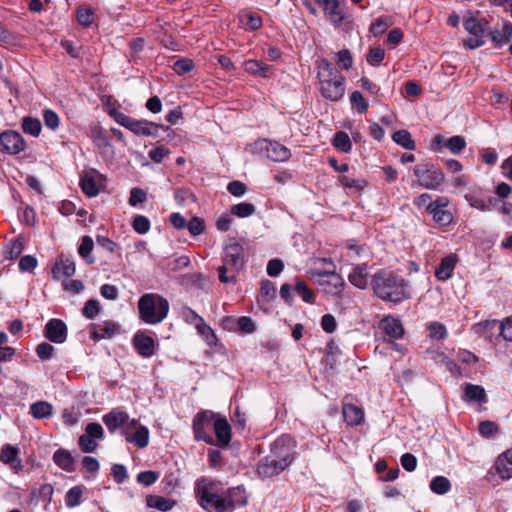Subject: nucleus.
Masks as SVG:
<instances>
[{
	"label": "nucleus",
	"instance_id": "e433bc0d",
	"mask_svg": "<svg viewBox=\"0 0 512 512\" xmlns=\"http://www.w3.org/2000/svg\"><path fill=\"white\" fill-rule=\"evenodd\" d=\"M431 491L437 495H444L451 489V483L448 478L444 476L434 477L429 484Z\"/></svg>",
	"mask_w": 512,
	"mask_h": 512
},
{
	"label": "nucleus",
	"instance_id": "2eb2a0df",
	"mask_svg": "<svg viewBox=\"0 0 512 512\" xmlns=\"http://www.w3.org/2000/svg\"><path fill=\"white\" fill-rule=\"evenodd\" d=\"M213 430L216 436V440L214 439V444L220 448L227 447L231 441V427L226 418L220 417L216 415Z\"/></svg>",
	"mask_w": 512,
	"mask_h": 512
},
{
	"label": "nucleus",
	"instance_id": "69168bd1",
	"mask_svg": "<svg viewBox=\"0 0 512 512\" xmlns=\"http://www.w3.org/2000/svg\"><path fill=\"white\" fill-rule=\"evenodd\" d=\"M147 200L146 192L138 187H134L130 191L129 204L133 207Z\"/></svg>",
	"mask_w": 512,
	"mask_h": 512
},
{
	"label": "nucleus",
	"instance_id": "9b49d317",
	"mask_svg": "<svg viewBox=\"0 0 512 512\" xmlns=\"http://www.w3.org/2000/svg\"><path fill=\"white\" fill-rule=\"evenodd\" d=\"M317 283L323 287L326 294L336 295L340 293L345 285L342 277L334 271H324L316 274Z\"/></svg>",
	"mask_w": 512,
	"mask_h": 512
},
{
	"label": "nucleus",
	"instance_id": "1a4fd4ad",
	"mask_svg": "<svg viewBox=\"0 0 512 512\" xmlns=\"http://www.w3.org/2000/svg\"><path fill=\"white\" fill-rule=\"evenodd\" d=\"M419 184L426 189H437L444 182L441 170L428 165H417L413 168Z\"/></svg>",
	"mask_w": 512,
	"mask_h": 512
},
{
	"label": "nucleus",
	"instance_id": "09e8293b",
	"mask_svg": "<svg viewBox=\"0 0 512 512\" xmlns=\"http://www.w3.org/2000/svg\"><path fill=\"white\" fill-rule=\"evenodd\" d=\"M91 139L98 148L103 149L110 146L107 136L99 126H95L91 129Z\"/></svg>",
	"mask_w": 512,
	"mask_h": 512
},
{
	"label": "nucleus",
	"instance_id": "7ed1b4c3",
	"mask_svg": "<svg viewBox=\"0 0 512 512\" xmlns=\"http://www.w3.org/2000/svg\"><path fill=\"white\" fill-rule=\"evenodd\" d=\"M222 262L217 269L219 281L224 284H235L237 273L243 270L246 264L244 248L235 239L226 244Z\"/></svg>",
	"mask_w": 512,
	"mask_h": 512
},
{
	"label": "nucleus",
	"instance_id": "5fc2aeb1",
	"mask_svg": "<svg viewBox=\"0 0 512 512\" xmlns=\"http://www.w3.org/2000/svg\"><path fill=\"white\" fill-rule=\"evenodd\" d=\"M446 146L453 154H459L465 148L466 141L463 136L456 135L447 140Z\"/></svg>",
	"mask_w": 512,
	"mask_h": 512
},
{
	"label": "nucleus",
	"instance_id": "ddd939ff",
	"mask_svg": "<svg viewBox=\"0 0 512 512\" xmlns=\"http://www.w3.org/2000/svg\"><path fill=\"white\" fill-rule=\"evenodd\" d=\"M44 336L51 342L61 344L67 338V326L62 320L53 318L47 322Z\"/></svg>",
	"mask_w": 512,
	"mask_h": 512
},
{
	"label": "nucleus",
	"instance_id": "5701e85b",
	"mask_svg": "<svg viewBox=\"0 0 512 512\" xmlns=\"http://www.w3.org/2000/svg\"><path fill=\"white\" fill-rule=\"evenodd\" d=\"M118 331V325L112 321H105L101 324L93 325V330L91 332V338L94 341H99L101 339H110L112 338Z\"/></svg>",
	"mask_w": 512,
	"mask_h": 512
},
{
	"label": "nucleus",
	"instance_id": "cd10ccee",
	"mask_svg": "<svg viewBox=\"0 0 512 512\" xmlns=\"http://www.w3.org/2000/svg\"><path fill=\"white\" fill-rule=\"evenodd\" d=\"M75 271V263L69 258H60L52 268V273L55 279H60L61 276L72 277L75 274Z\"/></svg>",
	"mask_w": 512,
	"mask_h": 512
},
{
	"label": "nucleus",
	"instance_id": "bf43d9fd",
	"mask_svg": "<svg viewBox=\"0 0 512 512\" xmlns=\"http://www.w3.org/2000/svg\"><path fill=\"white\" fill-rule=\"evenodd\" d=\"M133 229L139 234H146L150 230V221L146 216L137 215L132 222Z\"/></svg>",
	"mask_w": 512,
	"mask_h": 512
},
{
	"label": "nucleus",
	"instance_id": "a211bd4d",
	"mask_svg": "<svg viewBox=\"0 0 512 512\" xmlns=\"http://www.w3.org/2000/svg\"><path fill=\"white\" fill-rule=\"evenodd\" d=\"M317 4L322 6L324 13L329 17L335 26L341 25L344 20V14L340 9L338 0H315Z\"/></svg>",
	"mask_w": 512,
	"mask_h": 512
},
{
	"label": "nucleus",
	"instance_id": "9d476101",
	"mask_svg": "<svg viewBox=\"0 0 512 512\" xmlns=\"http://www.w3.org/2000/svg\"><path fill=\"white\" fill-rule=\"evenodd\" d=\"M123 434L127 442L136 445L138 448L143 449L149 444V429L144 425L138 424L136 419H131Z\"/></svg>",
	"mask_w": 512,
	"mask_h": 512
},
{
	"label": "nucleus",
	"instance_id": "774afa93",
	"mask_svg": "<svg viewBox=\"0 0 512 512\" xmlns=\"http://www.w3.org/2000/svg\"><path fill=\"white\" fill-rule=\"evenodd\" d=\"M500 336H502L504 340L512 342V316L501 321Z\"/></svg>",
	"mask_w": 512,
	"mask_h": 512
},
{
	"label": "nucleus",
	"instance_id": "8fccbe9b",
	"mask_svg": "<svg viewBox=\"0 0 512 512\" xmlns=\"http://www.w3.org/2000/svg\"><path fill=\"white\" fill-rule=\"evenodd\" d=\"M429 337L436 340H443L447 337V330L445 325L440 322H431L428 327Z\"/></svg>",
	"mask_w": 512,
	"mask_h": 512
},
{
	"label": "nucleus",
	"instance_id": "a878e982",
	"mask_svg": "<svg viewBox=\"0 0 512 512\" xmlns=\"http://www.w3.org/2000/svg\"><path fill=\"white\" fill-rule=\"evenodd\" d=\"M266 152L268 158L277 162H284L291 157L290 150L279 142H270Z\"/></svg>",
	"mask_w": 512,
	"mask_h": 512
},
{
	"label": "nucleus",
	"instance_id": "c85d7f7f",
	"mask_svg": "<svg viewBox=\"0 0 512 512\" xmlns=\"http://www.w3.org/2000/svg\"><path fill=\"white\" fill-rule=\"evenodd\" d=\"M464 400L486 403L487 395L482 386L467 383L464 386Z\"/></svg>",
	"mask_w": 512,
	"mask_h": 512
},
{
	"label": "nucleus",
	"instance_id": "338daca9",
	"mask_svg": "<svg viewBox=\"0 0 512 512\" xmlns=\"http://www.w3.org/2000/svg\"><path fill=\"white\" fill-rule=\"evenodd\" d=\"M43 119L45 126L51 130H56L59 126V116L50 109H46L43 112Z\"/></svg>",
	"mask_w": 512,
	"mask_h": 512
},
{
	"label": "nucleus",
	"instance_id": "4be33fe9",
	"mask_svg": "<svg viewBox=\"0 0 512 512\" xmlns=\"http://www.w3.org/2000/svg\"><path fill=\"white\" fill-rule=\"evenodd\" d=\"M495 470L502 479L512 478V448L498 456Z\"/></svg>",
	"mask_w": 512,
	"mask_h": 512
},
{
	"label": "nucleus",
	"instance_id": "f257e3e1",
	"mask_svg": "<svg viewBox=\"0 0 512 512\" xmlns=\"http://www.w3.org/2000/svg\"><path fill=\"white\" fill-rule=\"evenodd\" d=\"M374 294L385 302L398 304L408 298L406 280L391 271L380 270L371 277Z\"/></svg>",
	"mask_w": 512,
	"mask_h": 512
},
{
	"label": "nucleus",
	"instance_id": "f3484780",
	"mask_svg": "<svg viewBox=\"0 0 512 512\" xmlns=\"http://www.w3.org/2000/svg\"><path fill=\"white\" fill-rule=\"evenodd\" d=\"M133 345L136 351L144 358H150L155 354V341L143 332H137L133 337Z\"/></svg>",
	"mask_w": 512,
	"mask_h": 512
},
{
	"label": "nucleus",
	"instance_id": "393cba45",
	"mask_svg": "<svg viewBox=\"0 0 512 512\" xmlns=\"http://www.w3.org/2000/svg\"><path fill=\"white\" fill-rule=\"evenodd\" d=\"M380 326L384 332L392 338L399 339L404 334V328L401 321L391 316L385 317L381 321Z\"/></svg>",
	"mask_w": 512,
	"mask_h": 512
},
{
	"label": "nucleus",
	"instance_id": "ea45409f",
	"mask_svg": "<svg viewBox=\"0 0 512 512\" xmlns=\"http://www.w3.org/2000/svg\"><path fill=\"white\" fill-rule=\"evenodd\" d=\"M178 282L186 287L203 288L204 276L201 273L183 274L178 277Z\"/></svg>",
	"mask_w": 512,
	"mask_h": 512
},
{
	"label": "nucleus",
	"instance_id": "37998d69",
	"mask_svg": "<svg viewBox=\"0 0 512 512\" xmlns=\"http://www.w3.org/2000/svg\"><path fill=\"white\" fill-rule=\"evenodd\" d=\"M332 143L338 150L344 153L349 152L352 148L351 140L348 134L344 131L336 132L333 137Z\"/></svg>",
	"mask_w": 512,
	"mask_h": 512
},
{
	"label": "nucleus",
	"instance_id": "bb28decb",
	"mask_svg": "<svg viewBox=\"0 0 512 512\" xmlns=\"http://www.w3.org/2000/svg\"><path fill=\"white\" fill-rule=\"evenodd\" d=\"M344 420L349 426L360 425L364 419L363 410L354 404L343 405Z\"/></svg>",
	"mask_w": 512,
	"mask_h": 512
},
{
	"label": "nucleus",
	"instance_id": "864d4df0",
	"mask_svg": "<svg viewBox=\"0 0 512 512\" xmlns=\"http://www.w3.org/2000/svg\"><path fill=\"white\" fill-rule=\"evenodd\" d=\"M385 58V50L380 47H373L369 50V53L366 57L367 62L372 66L379 65Z\"/></svg>",
	"mask_w": 512,
	"mask_h": 512
},
{
	"label": "nucleus",
	"instance_id": "13d9d810",
	"mask_svg": "<svg viewBox=\"0 0 512 512\" xmlns=\"http://www.w3.org/2000/svg\"><path fill=\"white\" fill-rule=\"evenodd\" d=\"M190 263H191L190 258L186 255H183L178 258L168 261L166 264V268L170 272H175V271H178V270L188 267L190 265Z\"/></svg>",
	"mask_w": 512,
	"mask_h": 512
},
{
	"label": "nucleus",
	"instance_id": "79ce46f5",
	"mask_svg": "<svg viewBox=\"0 0 512 512\" xmlns=\"http://www.w3.org/2000/svg\"><path fill=\"white\" fill-rule=\"evenodd\" d=\"M339 183L348 189H354L356 191L362 190L366 185V181L362 178H355L349 175H341L338 178Z\"/></svg>",
	"mask_w": 512,
	"mask_h": 512
},
{
	"label": "nucleus",
	"instance_id": "e2e57ef3",
	"mask_svg": "<svg viewBox=\"0 0 512 512\" xmlns=\"http://www.w3.org/2000/svg\"><path fill=\"white\" fill-rule=\"evenodd\" d=\"M238 329L246 334H251L256 330V324L252 318L248 316H242L237 319Z\"/></svg>",
	"mask_w": 512,
	"mask_h": 512
},
{
	"label": "nucleus",
	"instance_id": "c03bdc74",
	"mask_svg": "<svg viewBox=\"0 0 512 512\" xmlns=\"http://www.w3.org/2000/svg\"><path fill=\"white\" fill-rule=\"evenodd\" d=\"M93 246H94V243H93V240L90 236H83L82 239H81V243L78 247V253L79 255L82 257V258H85L86 259V262L88 264H93L94 263V258H90L88 259V257L90 256L92 250H93Z\"/></svg>",
	"mask_w": 512,
	"mask_h": 512
},
{
	"label": "nucleus",
	"instance_id": "412c9836",
	"mask_svg": "<svg viewBox=\"0 0 512 512\" xmlns=\"http://www.w3.org/2000/svg\"><path fill=\"white\" fill-rule=\"evenodd\" d=\"M369 277V267L365 263L355 266L348 276L351 284L359 289H365L368 286Z\"/></svg>",
	"mask_w": 512,
	"mask_h": 512
},
{
	"label": "nucleus",
	"instance_id": "6e6552de",
	"mask_svg": "<svg viewBox=\"0 0 512 512\" xmlns=\"http://www.w3.org/2000/svg\"><path fill=\"white\" fill-rule=\"evenodd\" d=\"M295 447L294 438L289 435H282L273 442L270 456L279 460V462H285L288 467L295 459Z\"/></svg>",
	"mask_w": 512,
	"mask_h": 512
},
{
	"label": "nucleus",
	"instance_id": "f8f14e48",
	"mask_svg": "<svg viewBox=\"0 0 512 512\" xmlns=\"http://www.w3.org/2000/svg\"><path fill=\"white\" fill-rule=\"evenodd\" d=\"M25 140L16 131H5L0 134V150L9 154H18L25 149Z\"/></svg>",
	"mask_w": 512,
	"mask_h": 512
},
{
	"label": "nucleus",
	"instance_id": "423d86ee",
	"mask_svg": "<svg viewBox=\"0 0 512 512\" xmlns=\"http://www.w3.org/2000/svg\"><path fill=\"white\" fill-rule=\"evenodd\" d=\"M109 115L121 126L129 129L138 136H158V129L168 130L169 126L156 124L145 119H134L116 109H112Z\"/></svg>",
	"mask_w": 512,
	"mask_h": 512
},
{
	"label": "nucleus",
	"instance_id": "7c9ffc66",
	"mask_svg": "<svg viewBox=\"0 0 512 512\" xmlns=\"http://www.w3.org/2000/svg\"><path fill=\"white\" fill-rule=\"evenodd\" d=\"M146 503L150 508L157 509L162 512H167L174 507L176 502L163 496L149 495L146 498Z\"/></svg>",
	"mask_w": 512,
	"mask_h": 512
},
{
	"label": "nucleus",
	"instance_id": "2f4dec72",
	"mask_svg": "<svg viewBox=\"0 0 512 512\" xmlns=\"http://www.w3.org/2000/svg\"><path fill=\"white\" fill-rule=\"evenodd\" d=\"M53 460L57 466L67 472H73L75 470L74 459L67 450H57L53 455Z\"/></svg>",
	"mask_w": 512,
	"mask_h": 512
},
{
	"label": "nucleus",
	"instance_id": "c756f323",
	"mask_svg": "<svg viewBox=\"0 0 512 512\" xmlns=\"http://www.w3.org/2000/svg\"><path fill=\"white\" fill-rule=\"evenodd\" d=\"M487 22H482L476 17H469L464 21L465 30L473 36L484 38L487 31Z\"/></svg>",
	"mask_w": 512,
	"mask_h": 512
},
{
	"label": "nucleus",
	"instance_id": "dca6fc26",
	"mask_svg": "<svg viewBox=\"0 0 512 512\" xmlns=\"http://www.w3.org/2000/svg\"><path fill=\"white\" fill-rule=\"evenodd\" d=\"M102 420L110 433H114L125 424L128 425L131 421L128 413L120 408L112 409L109 413L103 416Z\"/></svg>",
	"mask_w": 512,
	"mask_h": 512
},
{
	"label": "nucleus",
	"instance_id": "aec40b11",
	"mask_svg": "<svg viewBox=\"0 0 512 512\" xmlns=\"http://www.w3.org/2000/svg\"><path fill=\"white\" fill-rule=\"evenodd\" d=\"M98 176L96 170L84 171L80 176L81 189L88 197H94L99 193V185L96 182Z\"/></svg>",
	"mask_w": 512,
	"mask_h": 512
},
{
	"label": "nucleus",
	"instance_id": "a19ab883",
	"mask_svg": "<svg viewBox=\"0 0 512 512\" xmlns=\"http://www.w3.org/2000/svg\"><path fill=\"white\" fill-rule=\"evenodd\" d=\"M500 324L501 321L488 319L484 322L476 324L474 329L477 333H483L487 337L493 336V330L496 329L498 331V336H500Z\"/></svg>",
	"mask_w": 512,
	"mask_h": 512
},
{
	"label": "nucleus",
	"instance_id": "49530a36",
	"mask_svg": "<svg viewBox=\"0 0 512 512\" xmlns=\"http://www.w3.org/2000/svg\"><path fill=\"white\" fill-rule=\"evenodd\" d=\"M255 206L251 203L242 202L232 206L231 213L240 218H245L255 213Z\"/></svg>",
	"mask_w": 512,
	"mask_h": 512
},
{
	"label": "nucleus",
	"instance_id": "0e129e2a",
	"mask_svg": "<svg viewBox=\"0 0 512 512\" xmlns=\"http://www.w3.org/2000/svg\"><path fill=\"white\" fill-rule=\"evenodd\" d=\"M159 478V474L155 471H142L137 475V481L144 486L153 485Z\"/></svg>",
	"mask_w": 512,
	"mask_h": 512
},
{
	"label": "nucleus",
	"instance_id": "052dcab7",
	"mask_svg": "<svg viewBox=\"0 0 512 512\" xmlns=\"http://www.w3.org/2000/svg\"><path fill=\"white\" fill-rule=\"evenodd\" d=\"M196 328L198 332L205 337L209 345L215 343L216 335L214 334V331L211 329V327L204 322L203 318H200V322L196 325Z\"/></svg>",
	"mask_w": 512,
	"mask_h": 512
},
{
	"label": "nucleus",
	"instance_id": "473e14b6",
	"mask_svg": "<svg viewBox=\"0 0 512 512\" xmlns=\"http://www.w3.org/2000/svg\"><path fill=\"white\" fill-rule=\"evenodd\" d=\"M244 69L250 74L268 77L271 67L262 61L251 59L244 62Z\"/></svg>",
	"mask_w": 512,
	"mask_h": 512
},
{
	"label": "nucleus",
	"instance_id": "20e7f679",
	"mask_svg": "<svg viewBox=\"0 0 512 512\" xmlns=\"http://www.w3.org/2000/svg\"><path fill=\"white\" fill-rule=\"evenodd\" d=\"M140 319L150 325L161 323L169 312V302L156 293H146L138 300Z\"/></svg>",
	"mask_w": 512,
	"mask_h": 512
},
{
	"label": "nucleus",
	"instance_id": "39448f33",
	"mask_svg": "<svg viewBox=\"0 0 512 512\" xmlns=\"http://www.w3.org/2000/svg\"><path fill=\"white\" fill-rule=\"evenodd\" d=\"M200 506L207 512H232L235 503L230 496L219 495L212 484L198 487Z\"/></svg>",
	"mask_w": 512,
	"mask_h": 512
},
{
	"label": "nucleus",
	"instance_id": "72a5a7b5",
	"mask_svg": "<svg viewBox=\"0 0 512 512\" xmlns=\"http://www.w3.org/2000/svg\"><path fill=\"white\" fill-rule=\"evenodd\" d=\"M53 413V407L46 401H37L30 406V414L36 419L48 418Z\"/></svg>",
	"mask_w": 512,
	"mask_h": 512
},
{
	"label": "nucleus",
	"instance_id": "f704fd0d",
	"mask_svg": "<svg viewBox=\"0 0 512 512\" xmlns=\"http://www.w3.org/2000/svg\"><path fill=\"white\" fill-rule=\"evenodd\" d=\"M84 489V486L76 485L66 492L65 504L68 508H75L81 504Z\"/></svg>",
	"mask_w": 512,
	"mask_h": 512
},
{
	"label": "nucleus",
	"instance_id": "58836bf2",
	"mask_svg": "<svg viewBox=\"0 0 512 512\" xmlns=\"http://www.w3.org/2000/svg\"><path fill=\"white\" fill-rule=\"evenodd\" d=\"M393 24L391 16H380L370 26L369 30L374 36L382 35Z\"/></svg>",
	"mask_w": 512,
	"mask_h": 512
},
{
	"label": "nucleus",
	"instance_id": "680f3d73",
	"mask_svg": "<svg viewBox=\"0 0 512 512\" xmlns=\"http://www.w3.org/2000/svg\"><path fill=\"white\" fill-rule=\"evenodd\" d=\"M261 296L265 301L269 302L276 297V288L273 282L269 280H263L260 288Z\"/></svg>",
	"mask_w": 512,
	"mask_h": 512
},
{
	"label": "nucleus",
	"instance_id": "c9c22d12",
	"mask_svg": "<svg viewBox=\"0 0 512 512\" xmlns=\"http://www.w3.org/2000/svg\"><path fill=\"white\" fill-rule=\"evenodd\" d=\"M41 121L37 118L26 116L22 120V130L24 133L33 137H38L41 133Z\"/></svg>",
	"mask_w": 512,
	"mask_h": 512
},
{
	"label": "nucleus",
	"instance_id": "4468645a",
	"mask_svg": "<svg viewBox=\"0 0 512 512\" xmlns=\"http://www.w3.org/2000/svg\"><path fill=\"white\" fill-rule=\"evenodd\" d=\"M286 468L287 464L285 462H279V460L269 455L259 461L257 473L260 477L268 478L279 475Z\"/></svg>",
	"mask_w": 512,
	"mask_h": 512
},
{
	"label": "nucleus",
	"instance_id": "f03ea898",
	"mask_svg": "<svg viewBox=\"0 0 512 512\" xmlns=\"http://www.w3.org/2000/svg\"><path fill=\"white\" fill-rule=\"evenodd\" d=\"M319 90L321 95L332 102H337L345 94V78L328 60L322 59L318 64Z\"/></svg>",
	"mask_w": 512,
	"mask_h": 512
},
{
	"label": "nucleus",
	"instance_id": "6ab92c4d",
	"mask_svg": "<svg viewBox=\"0 0 512 512\" xmlns=\"http://www.w3.org/2000/svg\"><path fill=\"white\" fill-rule=\"evenodd\" d=\"M19 448L11 444H5L0 451V461L9 465L16 472L22 469V462L18 458Z\"/></svg>",
	"mask_w": 512,
	"mask_h": 512
},
{
	"label": "nucleus",
	"instance_id": "a18cd8bd",
	"mask_svg": "<svg viewBox=\"0 0 512 512\" xmlns=\"http://www.w3.org/2000/svg\"><path fill=\"white\" fill-rule=\"evenodd\" d=\"M350 103L352 108L356 109L361 114L366 113L369 107L367 100L360 91L352 92L350 95Z\"/></svg>",
	"mask_w": 512,
	"mask_h": 512
},
{
	"label": "nucleus",
	"instance_id": "6e6d98bb",
	"mask_svg": "<svg viewBox=\"0 0 512 512\" xmlns=\"http://www.w3.org/2000/svg\"><path fill=\"white\" fill-rule=\"evenodd\" d=\"M101 306L98 300L96 299H89L83 309L82 313L83 315L88 319H94L95 316L100 312Z\"/></svg>",
	"mask_w": 512,
	"mask_h": 512
},
{
	"label": "nucleus",
	"instance_id": "0eeeda50",
	"mask_svg": "<svg viewBox=\"0 0 512 512\" xmlns=\"http://www.w3.org/2000/svg\"><path fill=\"white\" fill-rule=\"evenodd\" d=\"M215 418L216 414L209 410H204L196 414L193 419L192 428L197 441L214 444V438L209 433V430L213 428Z\"/></svg>",
	"mask_w": 512,
	"mask_h": 512
},
{
	"label": "nucleus",
	"instance_id": "3c124183",
	"mask_svg": "<svg viewBox=\"0 0 512 512\" xmlns=\"http://www.w3.org/2000/svg\"><path fill=\"white\" fill-rule=\"evenodd\" d=\"M23 249V242L19 238L14 239L10 242L5 251V258L10 260L18 258L21 255Z\"/></svg>",
	"mask_w": 512,
	"mask_h": 512
},
{
	"label": "nucleus",
	"instance_id": "603ef678",
	"mask_svg": "<svg viewBox=\"0 0 512 512\" xmlns=\"http://www.w3.org/2000/svg\"><path fill=\"white\" fill-rule=\"evenodd\" d=\"M294 290L299 296H301L304 302L312 303L314 301L315 295L304 281H298L295 284Z\"/></svg>",
	"mask_w": 512,
	"mask_h": 512
},
{
	"label": "nucleus",
	"instance_id": "b1692460",
	"mask_svg": "<svg viewBox=\"0 0 512 512\" xmlns=\"http://www.w3.org/2000/svg\"><path fill=\"white\" fill-rule=\"evenodd\" d=\"M456 256L451 254L443 258L435 270V276L438 280L446 281L451 278L453 270L456 266Z\"/></svg>",
	"mask_w": 512,
	"mask_h": 512
},
{
	"label": "nucleus",
	"instance_id": "4d7b16f0",
	"mask_svg": "<svg viewBox=\"0 0 512 512\" xmlns=\"http://www.w3.org/2000/svg\"><path fill=\"white\" fill-rule=\"evenodd\" d=\"M194 62L191 59L181 58L174 62L173 70L178 75H183L192 71Z\"/></svg>",
	"mask_w": 512,
	"mask_h": 512
},
{
	"label": "nucleus",
	"instance_id": "de8ad7c7",
	"mask_svg": "<svg viewBox=\"0 0 512 512\" xmlns=\"http://www.w3.org/2000/svg\"><path fill=\"white\" fill-rule=\"evenodd\" d=\"M428 214L432 215L433 220L435 223H437L439 226H448L452 220L453 216L450 211L447 209H437L433 212H427Z\"/></svg>",
	"mask_w": 512,
	"mask_h": 512
},
{
	"label": "nucleus",
	"instance_id": "4c0bfd02",
	"mask_svg": "<svg viewBox=\"0 0 512 512\" xmlns=\"http://www.w3.org/2000/svg\"><path fill=\"white\" fill-rule=\"evenodd\" d=\"M392 139L395 143L402 146L403 148L407 150H414L415 149V142L411 137V134L409 131L402 129L398 130L393 133Z\"/></svg>",
	"mask_w": 512,
	"mask_h": 512
}]
</instances>
